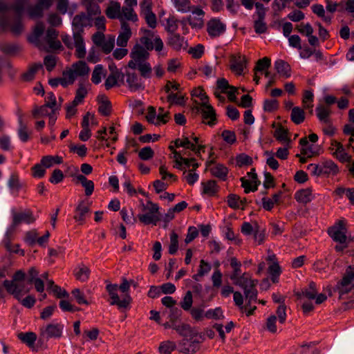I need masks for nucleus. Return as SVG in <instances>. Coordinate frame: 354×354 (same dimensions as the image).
<instances>
[{
	"mask_svg": "<svg viewBox=\"0 0 354 354\" xmlns=\"http://www.w3.org/2000/svg\"><path fill=\"white\" fill-rule=\"evenodd\" d=\"M88 18L85 14L82 13L74 17L72 22L73 39L68 35H62V40L68 49L75 48V55L77 58H84L86 48L82 34L84 28L87 26Z\"/></svg>",
	"mask_w": 354,
	"mask_h": 354,
	"instance_id": "obj_1",
	"label": "nucleus"
},
{
	"mask_svg": "<svg viewBox=\"0 0 354 354\" xmlns=\"http://www.w3.org/2000/svg\"><path fill=\"white\" fill-rule=\"evenodd\" d=\"M183 338L178 343L180 352L183 354H194L201 348V344L205 340L204 334L198 333L195 327L189 325V329L185 330Z\"/></svg>",
	"mask_w": 354,
	"mask_h": 354,
	"instance_id": "obj_2",
	"label": "nucleus"
},
{
	"mask_svg": "<svg viewBox=\"0 0 354 354\" xmlns=\"http://www.w3.org/2000/svg\"><path fill=\"white\" fill-rule=\"evenodd\" d=\"M233 283L243 290L248 306H250L252 301H257L258 292L256 286L258 283L257 280L252 279L248 273L244 272Z\"/></svg>",
	"mask_w": 354,
	"mask_h": 354,
	"instance_id": "obj_3",
	"label": "nucleus"
},
{
	"mask_svg": "<svg viewBox=\"0 0 354 354\" xmlns=\"http://www.w3.org/2000/svg\"><path fill=\"white\" fill-rule=\"evenodd\" d=\"M64 326L61 324L50 323L39 329L38 345L44 348H47L46 342L52 338L62 337Z\"/></svg>",
	"mask_w": 354,
	"mask_h": 354,
	"instance_id": "obj_4",
	"label": "nucleus"
},
{
	"mask_svg": "<svg viewBox=\"0 0 354 354\" xmlns=\"http://www.w3.org/2000/svg\"><path fill=\"white\" fill-rule=\"evenodd\" d=\"M106 289L111 299V301L110 302L111 305H116L119 308H128L132 300L129 294H125L122 299H120L117 293V290L118 289L117 284H108Z\"/></svg>",
	"mask_w": 354,
	"mask_h": 354,
	"instance_id": "obj_5",
	"label": "nucleus"
},
{
	"mask_svg": "<svg viewBox=\"0 0 354 354\" xmlns=\"http://www.w3.org/2000/svg\"><path fill=\"white\" fill-rule=\"evenodd\" d=\"M130 56L131 59L128 63V66L131 69H136L138 64L146 62L149 57V53L147 50L138 43L133 47Z\"/></svg>",
	"mask_w": 354,
	"mask_h": 354,
	"instance_id": "obj_6",
	"label": "nucleus"
},
{
	"mask_svg": "<svg viewBox=\"0 0 354 354\" xmlns=\"http://www.w3.org/2000/svg\"><path fill=\"white\" fill-rule=\"evenodd\" d=\"M346 232L347 229L346 223L343 220H339L335 225L330 227L328 230V233L333 240L341 244H344L346 242Z\"/></svg>",
	"mask_w": 354,
	"mask_h": 354,
	"instance_id": "obj_7",
	"label": "nucleus"
},
{
	"mask_svg": "<svg viewBox=\"0 0 354 354\" xmlns=\"http://www.w3.org/2000/svg\"><path fill=\"white\" fill-rule=\"evenodd\" d=\"M51 6L52 0H37L35 5L27 8L26 12L30 19H40L44 17V10H48Z\"/></svg>",
	"mask_w": 354,
	"mask_h": 354,
	"instance_id": "obj_8",
	"label": "nucleus"
},
{
	"mask_svg": "<svg viewBox=\"0 0 354 354\" xmlns=\"http://www.w3.org/2000/svg\"><path fill=\"white\" fill-rule=\"evenodd\" d=\"M3 285L8 293L13 295L18 301H21L22 295L29 292L31 289V287H28L25 281L12 283L8 286L9 288H8L6 282H3Z\"/></svg>",
	"mask_w": 354,
	"mask_h": 354,
	"instance_id": "obj_9",
	"label": "nucleus"
},
{
	"mask_svg": "<svg viewBox=\"0 0 354 354\" xmlns=\"http://www.w3.org/2000/svg\"><path fill=\"white\" fill-rule=\"evenodd\" d=\"M35 218L32 215V212L30 209L21 213L12 212V223L10 230H14L15 227L22 222L32 223L35 222Z\"/></svg>",
	"mask_w": 354,
	"mask_h": 354,
	"instance_id": "obj_10",
	"label": "nucleus"
},
{
	"mask_svg": "<svg viewBox=\"0 0 354 354\" xmlns=\"http://www.w3.org/2000/svg\"><path fill=\"white\" fill-rule=\"evenodd\" d=\"M196 109L197 111L201 109L204 120H209L206 122L207 124L212 126L215 124L216 121V112L212 106L209 104L207 102H203L200 108L196 107Z\"/></svg>",
	"mask_w": 354,
	"mask_h": 354,
	"instance_id": "obj_11",
	"label": "nucleus"
},
{
	"mask_svg": "<svg viewBox=\"0 0 354 354\" xmlns=\"http://www.w3.org/2000/svg\"><path fill=\"white\" fill-rule=\"evenodd\" d=\"M207 31L212 37H219L225 31V25L220 19H212L207 24Z\"/></svg>",
	"mask_w": 354,
	"mask_h": 354,
	"instance_id": "obj_12",
	"label": "nucleus"
},
{
	"mask_svg": "<svg viewBox=\"0 0 354 354\" xmlns=\"http://www.w3.org/2000/svg\"><path fill=\"white\" fill-rule=\"evenodd\" d=\"M230 62V69L238 75H241L243 73L244 68L246 67L248 60L245 56L238 54L237 55L231 56Z\"/></svg>",
	"mask_w": 354,
	"mask_h": 354,
	"instance_id": "obj_13",
	"label": "nucleus"
},
{
	"mask_svg": "<svg viewBox=\"0 0 354 354\" xmlns=\"http://www.w3.org/2000/svg\"><path fill=\"white\" fill-rule=\"evenodd\" d=\"M192 12L193 15H196V16L189 15L187 17V23L193 28H201L204 25V21L202 17L205 15L204 11L200 8H196Z\"/></svg>",
	"mask_w": 354,
	"mask_h": 354,
	"instance_id": "obj_14",
	"label": "nucleus"
},
{
	"mask_svg": "<svg viewBox=\"0 0 354 354\" xmlns=\"http://www.w3.org/2000/svg\"><path fill=\"white\" fill-rule=\"evenodd\" d=\"M127 83L131 91L136 92L145 88L141 79L135 73L127 72L126 73Z\"/></svg>",
	"mask_w": 354,
	"mask_h": 354,
	"instance_id": "obj_15",
	"label": "nucleus"
},
{
	"mask_svg": "<svg viewBox=\"0 0 354 354\" xmlns=\"http://www.w3.org/2000/svg\"><path fill=\"white\" fill-rule=\"evenodd\" d=\"M131 36V30L129 24L122 21L121 24V31L117 39V45L120 47H125Z\"/></svg>",
	"mask_w": 354,
	"mask_h": 354,
	"instance_id": "obj_16",
	"label": "nucleus"
},
{
	"mask_svg": "<svg viewBox=\"0 0 354 354\" xmlns=\"http://www.w3.org/2000/svg\"><path fill=\"white\" fill-rule=\"evenodd\" d=\"M332 146L336 147V150L333 153V155L335 156L340 162H350L351 160V156L348 155L345 152L344 146L337 140H333L331 142Z\"/></svg>",
	"mask_w": 354,
	"mask_h": 354,
	"instance_id": "obj_17",
	"label": "nucleus"
},
{
	"mask_svg": "<svg viewBox=\"0 0 354 354\" xmlns=\"http://www.w3.org/2000/svg\"><path fill=\"white\" fill-rule=\"evenodd\" d=\"M121 7L120 3L117 1H112L106 10V15L109 19H119L122 22V16L121 13Z\"/></svg>",
	"mask_w": 354,
	"mask_h": 354,
	"instance_id": "obj_18",
	"label": "nucleus"
},
{
	"mask_svg": "<svg viewBox=\"0 0 354 354\" xmlns=\"http://www.w3.org/2000/svg\"><path fill=\"white\" fill-rule=\"evenodd\" d=\"M277 73L282 77L288 78L291 75V68L288 62L279 59L274 63Z\"/></svg>",
	"mask_w": 354,
	"mask_h": 354,
	"instance_id": "obj_19",
	"label": "nucleus"
},
{
	"mask_svg": "<svg viewBox=\"0 0 354 354\" xmlns=\"http://www.w3.org/2000/svg\"><path fill=\"white\" fill-rule=\"evenodd\" d=\"M91 270L84 264H81L74 271V276L77 281L85 282L88 280L90 277Z\"/></svg>",
	"mask_w": 354,
	"mask_h": 354,
	"instance_id": "obj_20",
	"label": "nucleus"
},
{
	"mask_svg": "<svg viewBox=\"0 0 354 354\" xmlns=\"http://www.w3.org/2000/svg\"><path fill=\"white\" fill-rule=\"evenodd\" d=\"M184 43V38L177 33L171 34L167 38V44L176 50L183 48Z\"/></svg>",
	"mask_w": 354,
	"mask_h": 354,
	"instance_id": "obj_21",
	"label": "nucleus"
},
{
	"mask_svg": "<svg viewBox=\"0 0 354 354\" xmlns=\"http://www.w3.org/2000/svg\"><path fill=\"white\" fill-rule=\"evenodd\" d=\"M71 69L75 73L76 77L78 76L87 75L89 73L90 68L84 61H78L72 65Z\"/></svg>",
	"mask_w": 354,
	"mask_h": 354,
	"instance_id": "obj_22",
	"label": "nucleus"
},
{
	"mask_svg": "<svg viewBox=\"0 0 354 354\" xmlns=\"http://www.w3.org/2000/svg\"><path fill=\"white\" fill-rule=\"evenodd\" d=\"M89 212L88 206L85 205L84 201H82L75 209L74 219L79 221L82 225L85 219V215Z\"/></svg>",
	"mask_w": 354,
	"mask_h": 354,
	"instance_id": "obj_23",
	"label": "nucleus"
},
{
	"mask_svg": "<svg viewBox=\"0 0 354 354\" xmlns=\"http://www.w3.org/2000/svg\"><path fill=\"white\" fill-rule=\"evenodd\" d=\"M163 326L165 329L172 328L175 330L179 335H183L184 332L189 329V324L185 323L176 324L171 322H167L163 324Z\"/></svg>",
	"mask_w": 354,
	"mask_h": 354,
	"instance_id": "obj_24",
	"label": "nucleus"
},
{
	"mask_svg": "<svg viewBox=\"0 0 354 354\" xmlns=\"http://www.w3.org/2000/svg\"><path fill=\"white\" fill-rule=\"evenodd\" d=\"M18 338L30 348L34 346L37 340V335L33 332L20 333L17 335Z\"/></svg>",
	"mask_w": 354,
	"mask_h": 354,
	"instance_id": "obj_25",
	"label": "nucleus"
},
{
	"mask_svg": "<svg viewBox=\"0 0 354 354\" xmlns=\"http://www.w3.org/2000/svg\"><path fill=\"white\" fill-rule=\"evenodd\" d=\"M120 77L124 78V74L118 71L112 72L111 74H109L104 83L106 89L109 90L114 86L117 85L118 80Z\"/></svg>",
	"mask_w": 354,
	"mask_h": 354,
	"instance_id": "obj_26",
	"label": "nucleus"
},
{
	"mask_svg": "<svg viewBox=\"0 0 354 354\" xmlns=\"http://www.w3.org/2000/svg\"><path fill=\"white\" fill-rule=\"evenodd\" d=\"M290 119L296 124L302 123L305 120L304 111L299 106L293 107L292 109Z\"/></svg>",
	"mask_w": 354,
	"mask_h": 354,
	"instance_id": "obj_27",
	"label": "nucleus"
},
{
	"mask_svg": "<svg viewBox=\"0 0 354 354\" xmlns=\"http://www.w3.org/2000/svg\"><path fill=\"white\" fill-rule=\"evenodd\" d=\"M311 194L312 189L310 188L301 189L296 192L295 198L299 203L306 204L311 201Z\"/></svg>",
	"mask_w": 354,
	"mask_h": 354,
	"instance_id": "obj_28",
	"label": "nucleus"
},
{
	"mask_svg": "<svg viewBox=\"0 0 354 354\" xmlns=\"http://www.w3.org/2000/svg\"><path fill=\"white\" fill-rule=\"evenodd\" d=\"M138 217L139 221L145 225L153 224L156 225L157 223L160 220L159 215L149 213L139 214Z\"/></svg>",
	"mask_w": 354,
	"mask_h": 354,
	"instance_id": "obj_29",
	"label": "nucleus"
},
{
	"mask_svg": "<svg viewBox=\"0 0 354 354\" xmlns=\"http://www.w3.org/2000/svg\"><path fill=\"white\" fill-rule=\"evenodd\" d=\"M176 344L174 342L167 340L162 342L158 347L160 354H171V352L176 350Z\"/></svg>",
	"mask_w": 354,
	"mask_h": 354,
	"instance_id": "obj_30",
	"label": "nucleus"
},
{
	"mask_svg": "<svg viewBox=\"0 0 354 354\" xmlns=\"http://www.w3.org/2000/svg\"><path fill=\"white\" fill-rule=\"evenodd\" d=\"M322 174L327 175H336L339 172V168L337 164L332 160H327L323 163L322 167Z\"/></svg>",
	"mask_w": 354,
	"mask_h": 354,
	"instance_id": "obj_31",
	"label": "nucleus"
},
{
	"mask_svg": "<svg viewBox=\"0 0 354 354\" xmlns=\"http://www.w3.org/2000/svg\"><path fill=\"white\" fill-rule=\"evenodd\" d=\"M44 28L45 27L43 22H37L33 29L32 35L29 37L30 41L32 43H37L39 37L44 33Z\"/></svg>",
	"mask_w": 354,
	"mask_h": 354,
	"instance_id": "obj_32",
	"label": "nucleus"
},
{
	"mask_svg": "<svg viewBox=\"0 0 354 354\" xmlns=\"http://www.w3.org/2000/svg\"><path fill=\"white\" fill-rule=\"evenodd\" d=\"M354 281V266H349L346 268L342 279L339 281L342 286L352 285Z\"/></svg>",
	"mask_w": 354,
	"mask_h": 354,
	"instance_id": "obj_33",
	"label": "nucleus"
},
{
	"mask_svg": "<svg viewBox=\"0 0 354 354\" xmlns=\"http://www.w3.org/2000/svg\"><path fill=\"white\" fill-rule=\"evenodd\" d=\"M42 68L41 64H34L32 65L28 70L22 74L21 78L25 82H29L33 80L35 73Z\"/></svg>",
	"mask_w": 354,
	"mask_h": 354,
	"instance_id": "obj_34",
	"label": "nucleus"
},
{
	"mask_svg": "<svg viewBox=\"0 0 354 354\" xmlns=\"http://www.w3.org/2000/svg\"><path fill=\"white\" fill-rule=\"evenodd\" d=\"M317 115L319 120L324 123H328L329 121V115L330 110L329 108L323 105H319L316 108Z\"/></svg>",
	"mask_w": 354,
	"mask_h": 354,
	"instance_id": "obj_35",
	"label": "nucleus"
},
{
	"mask_svg": "<svg viewBox=\"0 0 354 354\" xmlns=\"http://www.w3.org/2000/svg\"><path fill=\"white\" fill-rule=\"evenodd\" d=\"M288 130L280 125L274 131V138L280 142H286L288 145L290 142V138L288 137Z\"/></svg>",
	"mask_w": 354,
	"mask_h": 354,
	"instance_id": "obj_36",
	"label": "nucleus"
},
{
	"mask_svg": "<svg viewBox=\"0 0 354 354\" xmlns=\"http://www.w3.org/2000/svg\"><path fill=\"white\" fill-rule=\"evenodd\" d=\"M136 69L139 71L142 77L147 79L151 77L152 68L150 64L147 61L138 64Z\"/></svg>",
	"mask_w": 354,
	"mask_h": 354,
	"instance_id": "obj_37",
	"label": "nucleus"
},
{
	"mask_svg": "<svg viewBox=\"0 0 354 354\" xmlns=\"http://www.w3.org/2000/svg\"><path fill=\"white\" fill-rule=\"evenodd\" d=\"M102 100L100 103L98 111L104 116H109L111 112V102L105 97L102 96Z\"/></svg>",
	"mask_w": 354,
	"mask_h": 354,
	"instance_id": "obj_38",
	"label": "nucleus"
},
{
	"mask_svg": "<svg viewBox=\"0 0 354 354\" xmlns=\"http://www.w3.org/2000/svg\"><path fill=\"white\" fill-rule=\"evenodd\" d=\"M212 174L217 178L225 180L227 176L228 169L223 165L218 164L211 168Z\"/></svg>",
	"mask_w": 354,
	"mask_h": 354,
	"instance_id": "obj_39",
	"label": "nucleus"
},
{
	"mask_svg": "<svg viewBox=\"0 0 354 354\" xmlns=\"http://www.w3.org/2000/svg\"><path fill=\"white\" fill-rule=\"evenodd\" d=\"M105 75L106 71L104 69L103 66L100 64L97 65L92 73V82L95 84H99L101 82L102 77L105 76Z\"/></svg>",
	"mask_w": 354,
	"mask_h": 354,
	"instance_id": "obj_40",
	"label": "nucleus"
},
{
	"mask_svg": "<svg viewBox=\"0 0 354 354\" xmlns=\"http://www.w3.org/2000/svg\"><path fill=\"white\" fill-rule=\"evenodd\" d=\"M203 190V193L209 196H213L218 191V187L215 180H210L206 183H202Z\"/></svg>",
	"mask_w": 354,
	"mask_h": 354,
	"instance_id": "obj_41",
	"label": "nucleus"
},
{
	"mask_svg": "<svg viewBox=\"0 0 354 354\" xmlns=\"http://www.w3.org/2000/svg\"><path fill=\"white\" fill-rule=\"evenodd\" d=\"M143 12L145 13V20L149 27L154 28L156 26V17L151 10L149 5L144 8Z\"/></svg>",
	"mask_w": 354,
	"mask_h": 354,
	"instance_id": "obj_42",
	"label": "nucleus"
},
{
	"mask_svg": "<svg viewBox=\"0 0 354 354\" xmlns=\"http://www.w3.org/2000/svg\"><path fill=\"white\" fill-rule=\"evenodd\" d=\"M277 316L272 315L269 316L266 321L264 328L270 333L274 334L277 331Z\"/></svg>",
	"mask_w": 354,
	"mask_h": 354,
	"instance_id": "obj_43",
	"label": "nucleus"
},
{
	"mask_svg": "<svg viewBox=\"0 0 354 354\" xmlns=\"http://www.w3.org/2000/svg\"><path fill=\"white\" fill-rule=\"evenodd\" d=\"M317 295V290H316V284L315 282L311 281L309 283V286L308 288L302 290V292L297 295L299 297L304 296L305 297L309 299H313L315 298V296Z\"/></svg>",
	"mask_w": 354,
	"mask_h": 354,
	"instance_id": "obj_44",
	"label": "nucleus"
},
{
	"mask_svg": "<svg viewBox=\"0 0 354 354\" xmlns=\"http://www.w3.org/2000/svg\"><path fill=\"white\" fill-rule=\"evenodd\" d=\"M178 20L174 16H170L167 19V24L165 26V30L167 32L171 34L175 33V32L178 28Z\"/></svg>",
	"mask_w": 354,
	"mask_h": 354,
	"instance_id": "obj_45",
	"label": "nucleus"
},
{
	"mask_svg": "<svg viewBox=\"0 0 354 354\" xmlns=\"http://www.w3.org/2000/svg\"><path fill=\"white\" fill-rule=\"evenodd\" d=\"M178 249V235L172 231L170 235V244L169 245V253L174 254Z\"/></svg>",
	"mask_w": 354,
	"mask_h": 354,
	"instance_id": "obj_46",
	"label": "nucleus"
},
{
	"mask_svg": "<svg viewBox=\"0 0 354 354\" xmlns=\"http://www.w3.org/2000/svg\"><path fill=\"white\" fill-rule=\"evenodd\" d=\"M121 13L123 20L124 19L132 21H136L138 20V17L134 12L133 8L124 6L121 10Z\"/></svg>",
	"mask_w": 354,
	"mask_h": 354,
	"instance_id": "obj_47",
	"label": "nucleus"
},
{
	"mask_svg": "<svg viewBox=\"0 0 354 354\" xmlns=\"http://www.w3.org/2000/svg\"><path fill=\"white\" fill-rule=\"evenodd\" d=\"M19 128L18 130L19 136L21 141L27 142L29 139V133L27 126L24 124L21 117L19 119Z\"/></svg>",
	"mask_w": 354,
	"mask_h": 354,
	"instance_id": "obj_48",
	"label": "nucleus"
},
{
	"mask_svg": "<svg viewBox=\"0 0 354 354\" xmlns=\"http://www.w3.org/2000/svg\"><path fill=\"white\" fill-rule=\"evenodd\" d=\"M193 304L192 292L188 290L183 297V300L180 302V307L185 310H189Z\"/></svg>",
	"mask_w": 354,
	"mask_h": 354,
	"instance_id": "obj_49",
	"label": "nucleus"
},
{
	"mask_svg": "<svg viewBox=\"0 0 354 354\" xmlns=\"http://www.w3.org/2000/svg\"><path fill=\"white\" fill-rule=\"evenodd\" d=\"M174 3L179 12H187L190 11L189 0H173Z\"/></svg>",
	"mask_w": 354,
	"mask_h": 354,
	"instance_id": "obj_50",
	"label": "nucleus"
},
{
	"mask_svg": "<svg viewBox=\"0 0 354 354\" xmlns=\"http://www.w3.org/2000/svg\"><path fill=\"white\" fill-rule=\"evenodd\" d=\"M271 60L270 58L265 57L257 61L256 66L254 68V72L262 71L270 66Z\"/></svg>",
	"mask_w": 354,
	"mask_h": 354,
	"instance_id": "obj_51",
	"label": "nucleus"
},
{
	"mask_svg": "<svg viewBox=\"0 0 354 354\" xmlns=\"http://www.w3.org/2000/svg\"><path fill=\"white\" fill-rule=\"evenodd\" d=\"M87 94V90L82 84H80L79 88L76 91L75 99L73 100V104H79L81 103L84 98Z\"/></svg>",
	"mask_w": 354,
	"mask_h": 354,
	"instance_id": "obj_52",
	"label": "nucleus"
},
{
	"mask_svg": "<svg viewBox=\"0 0 354 354\" xmlns=\"http://www.w3.org/2000/svg\"><path fill=\"white\" fill-rule=\"evenodd\" d=\"M154 156V151L150 147L142 148L138 152V157L142 160H149Z\"/></svg>",
	"mask_w": 354,
	"mask_h": 354,
	"instance_id": "obj_53",
	"label": "nucleus"
},
{
	"mask_svg": "<svg viewBox=\"0 0 354 354\" xmlns=\"http://www.w3.org/2000/svg\"><path fill=\"white\" fill-rule=\"evenodd\" d=\"M236 165L240 167L244 165H251L252 164V159L245 153H241L236 157Z\"/></svg>",
	"mask_w": 354,
	"mask_h": 354,
	"instance_id": "obj_54",
	"label": "nucleus"
},
{
	"mask_svg": "<svg viewBox=\"0 0 354 354\" xmlns=\"http://www.w3.org/2000/svg\"><path fill=\"white\" fill-rule=\"evenodd\" d=\"M26 276V273L24 271L19 270L15 272V274L12 276V280L6 279L3 282H6L7 286L8 287L12 283L25 281Z\"/></svg>",
	"mask_w": 354,
	"mask_h": 354,
	"instance_id": "obj_55",
	"label": "nucleus"
},
{
	"mask_svg": "<svg viewBox=\"0 0 354 354\" xmlns=\"http://www.w3.org/2000/svg\"><path fill=\"white\" fill-rule=\"evenodd\" d=\"M142 211H148L147 213L151 214H158L160 216L159 207L157 204L152 203L151 201H148L147 204L145 205L142 203Z\"/></svg>",
	"mask_w": 354,
	"mask_h": 354,
	"instance_id": "obj_56",
	"label": "nucleus"
},
{
	"mask_svg": "<svg viewBox=\"0 0 354 354\" xmlns=\"http://www.w3.org/2000/svg\"><path fill=\"white\" fill-rule=\"evenodd\" d=\"M115 45V38L113 37H109L107 40H104L102 44L100 46L102 48V51L108 54L112 51Z\"/></svg>",
	"mask_w": 354,
	"mask_h": 354,
	"instance_id": "obj_57",
	"label": "nucleus"
},
{
	"mask_svg": "<svg viewBox=\"0 0 354 354\" xmlns=\"http://www.w3.org/2000/svg\"><path fill=\"white\" fill-rule=\"evenodd\" d=\"M167 102L171 104H175L180 106H184L185 100L183 96H178L177 93H171L167 96Z\"/></svg>",
	"mask_w": 354,
	"mask_h": 354,
	"instance_id": "obj_58",
	"label": "nucleus"
},
{
	"mask_svg": "<svg viewBox=\"0 0 354 354\" xmlns=\"http://www.w3.org/2000/svg\"><path fill=\"white\" fill-rule=\"evenodd\" d=\"M240 197L234 194H230L227 197V203L230 207L236 209L239 208Z\"/></svg>",
	"mask_w": 354,
	"mask_h": 354,
	"instance_id": "obj_59",
	"label": "nucleus"
},
{
	"mask_svg": "<svg viewBox=\"0 0 354 354\" xmlns=\"http://www.w3.org/2000/svg\"><path fill=\"white\" fill-rule=\"evenodd\" d=\"M279 108V102L277 100H266L263 103V110L266 112H272Z\"/></svg>",
	"mask_w": 354,
	"mask_h": 354,
	"instance_id": "obj_60",
	"label": "nucleus"
},
{
	"mask_svg": "<svg viewBox=\"0 0 354 354\" xmlns=\"http://www.w3.org/2000/svg\"><path fill=\"white\" fill-rule=\"evenodd\" d=\"M71 294L75 297L76 301L79 304L88 305L89 302L85 299V296L83 292L79 288H75L72 290Z\"/></svg>",
	"mask_w": 354,
	"mask_h": 354,
	"instance_id": "obj_61",
	"label": "nucleus"
},
{
	"mask_svg": "<svg viewBox=\"0 0 354 354\" xmlns=\"http://www.w3.org/2000/svg\"><path fill=\"white\" fill-rule=\"evenodd\" d=\"M265 155L268 156L266 160V164L271 169L277 170L279 168V165L277 159L274 157L273 153L272 151H265Z\"/></svg>",
	"mask_w": 354,
	"mask_h": 354,
	"instance_id": "obj_62",
	"label": "nucleus"
},
{
	"mask_svg": "<svg viewBox=\"0 0 354 354\" xmlns=\"http://www.w3.org/2000/svg\"><path fill=\"white\" fill-rule=\"evenodd\" d=\"M205 316L207 317V318H209V319H222L223 318V311L221 310V308H216L214 310H207L205 314Z\"/></svg>",
	"mask_w": 354,
	"mask_h": 354,
	"instance_id": "obj_63",
	"label": "nucleus"
},
{
	"mask_svg": "<svg viewBox=\"0 0 354 354\" xmlns=\"http://www.w3.org/2000/svg\"><path fill=\"white\" fill-rule=\"evenodd\" d=\"M39 272L35 267H31L27 274L26 283L32 285L34 281L39 279Z\"/></svg>",
	"mask_w": 354,
	"mask_h": 354,
	"instance_id": "obj_64",
	"label": "nucleus"
}]
</instances>
